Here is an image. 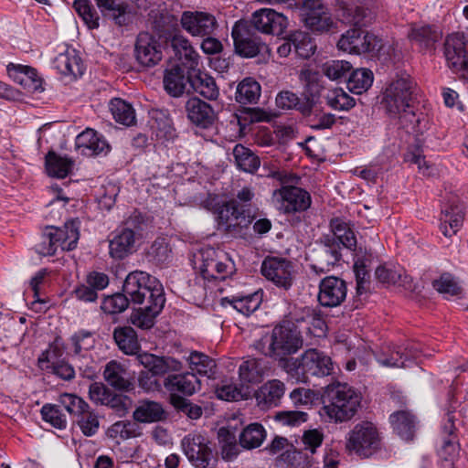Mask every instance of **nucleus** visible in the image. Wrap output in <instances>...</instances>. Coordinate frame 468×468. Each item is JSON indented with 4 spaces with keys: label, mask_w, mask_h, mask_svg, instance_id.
<instances>
[{
    "label": "nucleus",
    "mask_w": 468,
    "mask_h": 468,
    "mask_svg": "<svg viewBox=\"0 0 468 468\" xmlns=\"http://www.w3.org/2000/svg\"><path fill=\"white\" fill-rule=\"evenodd\" d=\"M328 106L335 111H348L355 106V100L343 89L335 88L328 90L325 96Z\"/></svg>",
    "instance_id": "nucleus-53"
},
{
    "label": "nucleus",
    "mask_w": 468,
    "mask_h": 468,
    "mask_svg": "<svg viewBox=\"0 0 468 468\" xmlns=\"http://www.w3.org/2000/svg\"><path fill=\"white\" fill-rule=\"evenodd\" d=\"M110 111L114 120L124 125L129 126L135 121V113L132 105L120 98H114L110 101Z\"/></svg>",
    "instance_id": "nucleus-50"
},
{
    "label": "nucleus",
    "mask_w": 468,
    "mask_h": 468,
    "mask_svg": "<svg viewBox=\"0 0 468 468\" xmlns=\"http://www.w3.org/2000/svg\"><path fill=\"white\" fill-rule=\"evenodd\" d=\"M218 436L220 443L221 457L228 462L233 461L240 452L235 435L228 429L220 428Z\"/></svg>",
    "instance_id": "nucleus-49"
},
{
    "label": "nucleus",
    "mask_w": 468,
    "mask_h": 468,
    "mask_svg": "<svg viewBox=\"0 0 468 468\" xmlns=\"http://www.w3.org/2000/svg\"><path fill=\"white\" fill-rule=\"evenodd\" d=\"M147 256L156 264L164 263L171 258V249L165 238L156 239L148 250Z\"/></svg>",
    "instance_id": "nucleus-60"
},
{
    "label": "nucleus",
    "mask_w": 468,
    "mask_h": 468,
    "mask_svg": "<svg viewBox=\"0 0 468 468\" xmlns=\"http://www.w3.org/2000/svg\"><path fill=\"white\" fill-rule=\"evenodd\" d=\"M341 247L334 237L324 236L314 254L311 268L316 273H324L335 266L341 260Z\"/></svg>",
    "instance_id": "nucleus-14"
},
{
    "label": "nucleus",
    "mask_w": 468,
    "mask_h": 468,
    "mask_svg": "<svg viewBox=\"0 0 468 468\" xmlns=\"http://www.w3.org/2000/svg\"><path fill=\"white\" fill-rule=\"evenodd\" d=\"M303 374L312 376L324 377L333 371L331 358L317 349H309L303 354Z\"/></svg>",
    "instance_id": "nucleus-25"
},
{
    "label": "nucleus",
    "mask_w": 468,
    "mask_h": 468,
    "mask_svg": "<svg viewBox=\"0 0 468 468\" xmlns=\"http://www.w3.org/2000/svg\"><path fill=\"white\" fill-rule=\"evenodd\" d=\"M104 406L111 408L120 417L125 416L133 407V399L129 396L112 390Z\"/></svg>",
    "instance_id": "nucleus-62"
},
{
    "label": "nucleus",
    "mask_w": 468,
    "mask_h": 468,
    "mask_svg": "<svg viewBox=\"0 0 468 468\" xmlns=\"http://www.w3.org/2000/svg\"><path fill=\"white\" fill-rule=\"evenodd\" d=\"M362 395L346 383L327 385L322 396L320 415L335 423L351 420L361 406Z\"/></svg>",
    "instance_id": "nucleus-2"
},
{
    "label": "nucleus",
    "mask_w": 468,
    "mask_h": 468,
    "mask_svg": "<svg viewBox=\"0 0 468 468\" xmlns=\"http://www.w3.org/2000/svg\"><path fill=\"white\" fill-rule=\"evenodd\" d=\"M352 66L346 60H331L325 62L323 67L324 74L332 80H338L350 71Z\"/></svg>",
    "instance_id": "nucleus-63"
},
{
    "label": "nucleus",
    "mask_w": 468,
    "mask_h": 468,
    "mask_svg": "<svg viewBox=\"0 0 468 468\" xmlns=\"http://www.w3.org/2000/svg\"><path fill=\"white\" fill-rule=\"evenodd\" d=\"M415 89L416 84L407 74L393 80L386 89L381 103L391 118L399 115L411 105Z\"/></svg>",
    "instance_id": "nucleus-6"
},
{
    "label": "nucleus",
    "mask_w": 468,
    "mask_h": 468,
    "mask_svg": "<svg viewBox=\"0 0 468 468\" xmlns=\"http://www.w3.org/2000/svg\"><path fill=\"white\" fill-rule=\"evenodd\" d=\"M264 374L261 360L250 358L243 361L239 367V376L242 383L260 382Z\"/></svg>",
    "instance_id": "nucleus-46"
},
{
    "label": "nucleus",
    "mask_w": 468,
    "mask_h": 468,
    "mask_svg": "<svg viewBox=\"0 0 468 468\" xmlns=\"http://www.w3.org/2000/svg\"><path fill=\"white\" fill-rule=\"evenodd\" d=\"M133 417L136 422L152 423L163 420L165 418V411L158 402L142 400L135 408Z\"/></svg>",
    "instance_id": "nucleus-33"
},
{
    "label": "nucleus",
    "mask_w": 468,
    "mask_h": 468,
    "mask_svg": "<svg viewBox=\"0 0 468 468\" xmlns=\"http://www.w3.org/2000/svg\"><path fill=\"white\" fill-rule=\"evenodd\" d=\"M113 338L119 348L126 355H134L140 349L137 334L131 326L115 328Z\"/></svg>",
    "instance_id": "nucleus-39"
},
{
    "label": "nucleus",
    "mask_w": 468,
    "mask_h": 468,
    "mask_svg": "<svg viewBox=\"0 0 468 468\" xmlns=\"http://www.w3.org/2000/svg\"><path fill=\"white\" fill-rule=\"evenodd\" d=\"M190 85L196 92L207 100H216L219 95L215 80L204 72H197L190 78Z\"/></svg>",
    "instance_id": "nucleus-40"
},
{
    "label": "nucleus",
    "mask_w": 468,
    "mask_h": 468,
    "mask_svg": "<svg viewBox=\"0 0 468 468\" xmlns=\"http://www.w3.org/2000/svg\"><path fill=\"white\" fill-rule=\"evenodd\" d=\"M303 340L297 326L290 322L277 324L254 343L260 353L272 359H283L297 353Z\"/></svg>",
    "instance_id": "nucleus-3"
},
{
    "label": "nucleus",
    "mask_w": 468,
    "mask_h": 468,
    "mask_svg": "<svg viewBox=\"0 0 468 468\" xmlns=\"http://www.w3.org/2000/svg\"><path fill=\"white\" fill-rule=\"evenodd\" d=\"M138 362L146 369L141 371L138 377L139 387L145 391H154L159 388L156 379L158 376L166 373L180 372L183 364L172 356H158L150 353H143L137 356Z\"/></svg>",
    "instance_id": "nucleus-4"
},
{
    "label": "nucleus",
    "mask_w": 468,
    "mask_h": 468,
    "mask_svg": "<svg viewBox=\"0 0 468 468\" xmlns=\"http://www.w3.org/2000/svg\"><path fill=\"white\" fill-rule=\"evenodd\" d=\"M347 293L346 283L335 276L324 278L319 284L318 301L324 307L339 306Z\"/></svg>",
    "instance_id": "nucleus-17"
},
{
    "label": "nucleus",
    "mask_w": 468,
    "mask_h": 468,
    "mask_svg": "<svg viewBox=\"0 0 468 468\" xmlns=\"http://www.w3.org/2000/svg\"><path fill=\"white\" fill-rule=\"evenodd\" d=\"M271 202L280 212L291 214L306 210L311 206V197L304 189L289 186L274 190Z\"/></svg>",
    "instance_id": "nucleus-10"
},
{
    "label": "nucleus",
    "mask_w": 468,
    "mask_h": 468,
    "mask_svg": "<svg viewBox=\"0 0 468 468\" xmlns=\"http://www.w3.org/2000/svg\"><path fill=\"white\" fill-rule=\"evenodd\" d=\"M130 301L135 304L145 302L165 301L164 288L161 282L154 276L142 271L130 272L122 286Z\"/></svg>",
    "instance_id": "nucleus-5"
},
{
    "label": "nucleus",
    "mask_w": 468,
    "mask_h": 468,
    "mask_svg": "<svg viewBox=\"0 0 468 468\" xmlns=\"http://www.w3.org/2000/svg\"><path fill=\"white\" fill-rule=\"evenodd\" d=\"M444 56L449 67L454 71L468 69V54L465 49L463 33H452L446 37Z\"/></svg>",
    "instance_id": "nucleus-18"
},
{
    "label": "nucleus",
    "mask_w": 468,
    "mask_h": 468,
    "mask_svg": "<svg viewBox=\"0 0 468 468\" xmlns=\"http://www.w3.org/2000/svg\"><path fill=\"white\" fill-rule=\"evenodd\" d=\"M182 28L194 37L211 36L218 27L216 16L205 11H184L181 15Z\"/></svg>",
    "instance_id": "nucleus-13"
},
{
    "label": "nucleus",
    "mask_w": 468,
    "mask_h": 468,
    "mask_svg": "<svg viewBox=\"0 0 468 468\" xmlns=\"http://www.w3.org/2000/svg\"><path fill=\"white\" fill-rule=\"evenodd\" d=\"M109 436L114 439L128 440L140 435V428L134 421L120 420L113 423L109 431Z\"/></svg>",
    "instance_id": "nucleus-55"
},
{
    "label": "nucleus",
    "mask_w": 468,
    "mask_h": 468,
    "mask_svg": "<svg viewBox=\"0 0 468 468\" xmlns=\"http://www.w3.org/2000/svg\"><path fill=\"white\" fill-rule=\"evenodd\" d=\"M73 162L66 156H60L55 153H48L46 157V168L48 174L54 177H66L72 167Z\"/></svg>",
    "instance_id": "nucleus-47"
},
{
    "label": "nucleus",
    "mask_w": 468,
    "mask_h": 468,
    "mask_svg": "<svg viewBox=\"0 0 468 468\" xmlns=\"http://www.w3.org/2000/svg\"><path fill=\"white\" fill-rule=\"evenodd\" d=\"M182 450L189 463L196 468H209L213 462V452L209 441L201 433L192 432L181 441Z\"/></svg>",
    "instance_id": "nucleus-11"
},
{
    "label": "nucleus",
    "mask_w": 468,
    "mask_h": 468,
    "mask_svg": "<svg viewBox=\"0 0 468 468\" xmlns=\"http://www.w3.org/2000/svg\"><path fill=\"white\" fill-rule=\"evenodd\" d=\"M41 415L46 422H48L57 429H65L67 426L66 416L59 410L58 406L48 404L43 406Z\"/></svg>",
    "instance_id": "nucleus-64"
},
{
    "label": "nucleus",
    "mask_w": 468,
    "mask_h": 468,
    "mask_svg": "<svg viewBox=\"0 0 468 468\" xmlns=\"http://www.w3.org/2000/svg\"><path fill=\"white\" fill-rule=\"evenodd\" d=\"M302 20L314 32H328L334 21L323 0H304L301 9Z\"/></svg>",
    "instance_id": "nucleus-12"
},
{
    "label": "nucleus",
    "mask_w": 468,
    "mask_h": 468,
    "mask_svg": "<svg viewBox=\"0 0 468 468\" xmlns=\"http://www.w3.org/2000/svg\"><path fill=\"white\" fill-rule=\"evenodd\" d=\"M226 301L239 313L249 316L260 307L261 295L259 292H255L241 297H234L230 300L226 298Z\"/></svg>",
    "instance_id": "nucleus-51"
},
{
    "label": "nucleus",
    "mask_w": 468,
    "mask_h": 468,
    "mask_svg": "<svg viewBox=\"0 0 468 468\" xmlns=\"http://www.w3.org/2000/svg\"><path fill=\"white\" fill-rule=\"evenodd\" d=\"M128 305V295L125 292H118L105 297L101 303V308L105 314H117L125 311Z\"/></svg>",
    "instance_id": "nucleus-59"
},
{
    "label": "nucleus",
    "mask_w": 468,
    "mask_h": 468,
    "mask_svg": "<svg viewBox=\"0 0 468 468\" xmlns=\"http://www.w3.org/2000/svg\"><path fill=\"white\" fill-rule=\"evenodd\" d=\"M464 211L458 197L449 198L441 208L440 229L445 237L456 234L463 225Z\"/></svg>",
    "instance_id": "nucleus-19"
},
{
    "label": "nucleus",
    "mask_w": 468,
    "mask_h": 468,
    "mask_svg": "<svg viewBox=\"0 0 468 468\" xmlns=\"http://www.w3.org/2000/svg\"><path fill=\"white\" fill-rule=\"evenodd\" d=\"M58 402L71 415L73 420L89 406L82 398L71 393L59 395Z\"/></svg>",
    "instance_id": "nucleus-57"
},
{
    "label": "nucleus",
    "mask_w": 468,
    "mask_h": 468,
    "mask_svg": "<svg viewBox=\"0 0 468 468\" xmlns=\"http://www.w3.org/2000/svg\"><path fill=\"white\" fill-rule=\"evenodd\" d=\"M7 73L15 82L29 92L44 90L42 79L37 75V69L30 66L10 63L7 65Z\"/></svg>",
    "instance_id": "nucleus-23"
},
{
    "label": "nucleus",
    "mask_w": 468,
    "mask_h": 468,
    "mask_svg": "<svg viewBox=\"0 0 468 468\" xmlns=\"http://www.w3.org/2000/svg\"><path fill=\"white\" fill-rule=\"evenodd\" d=\"M261 93L260 83L253 78L247 77L238 84L235 98L240 104L257 103Z\"/></svg>",
    "instance_id": "nucleus-38"
},
{
    "label": "nucleus",
    "mask_w": 468,
    "mask_h": 468,
    "mask_svg": "<svg viewBox=\"0 0 468 468\" xmlns=\"http://www.w3.org/2000/svg\"><path fill=\"white\" fill-rule=\"evenodd\" d=\"M166 373L167 377L164 379V387L172 396H178L176 393L185 396H191L200 389V380L193 372L181 374Z\"/></svg>",
    "instance_id": "nucleus-20"
},
{
    "label": "nucleus",
    "mask_w": 468,
    "mask_h": 468,
    "mask_svg": "<svg viewBox=\"0 0 468 468\" xmlns=\"http://www.w3.org/2000/svg\"><path fill=\"white\" fill-rule=\"evenodd\" d=\"M165 302L160 299L154 302H146L144 307L134 309L130 316L131 323L141 329L151 328L154 324L155 317L164 308Z\"/></svg>",
    "instance_id": "nucleus-31"
},
{
    "label": "nucleus",
    "mask_w": 468,
    "mask_h": 468,
    "mask_svg": "<svg viewBox=\"0 0 468 468\" xmlns=\"http://www.w3.org/2000/svg\"><path fill=\"white\" fill-rule=\"evenodd\" d=\"M291 41L293 44L295 53L303 58H310L315 51V45L306 33L294 32L291 35Z\"/></svg>",
    "instance_id": "nucleus-58"
},
{
    "label": "nucleus",
    "mask_w": 468,
    "mask_h": 468,
    "mask_svg": "<svg viewBox=\"0 0 468 468\" xmlns=\"http://www.w3.org/2000/svg\"><path fill=\"white\" fill-rule=\"evenodd\" d=\"M373 73L367 69H357L354 70L347 80L348 90L356 94H362L367 91L373 83Z\"/></svg>",
    "instance_id": "nucleus-48"
},
{
    "label": "nucleus",
    "mask_w": 468,
    "mask_h": 468,
    "mask_svg": "<svg viewBox=\"0 0 468 468\" xmlns=\"http://www.w3.org/2000/svg\"><path fill=\"white\" fill-rule=\"evenodd\" d=\"M73 7L90 29H95L99 27V15L89 0H75L73 3Z\"/></svg>",
    "instance_id": "nucleus-54"
},
{
    "label": "nucleus",
    "mask_w": 468,
    "mask_h": 468,
    "mask_svg": "<svg viewBox=\"0 0 468 468\" xmlns=\"http://www.w3.org/2000/svg\"><path fill=\"white\" fill-rule=\"evenodd\" d=\"M403 356L401 346H388L376 355V359L382 367H405L407 365Z\"/></svg>",
    "instance_id": "nucleus-52"
},
{
    "label": "nucleus",
    "mask_w": 468,
    "mask_h": 468,
    "mask_svg": "<svg viewBox=\"0 0 468 468\" xmlns=\"http://www.w3.org/2000/svg\"><path fill=\"white\" fill-rule=\"evenodd\" d=\"M380 439L376 427L371 422L356 424L349 432L346 450L359 456L369 457L377 452Z\"/></svg>",
    "instance_id": "nucleus-8"
},
{
    "label": "nucleus",
    "mask_w": 468,
    "mask_h": 468,
    "mask_svg": "<svg viewBox=\"0 0 468 468\" xmlns=\"http://www.w3.org/2000/svg\"><path fill=\"white\" fill-rule=\"evenodd\" d=\"M75 145L80 154L85 156L99 155L110 150L105 138L93 129H86L80 133L75 140Z\"/></svg>",
    "instance_id": "nucleus-22"
},
{
    "label": "nucleus",
    "mask_w": 468,
    "mask_h": 468,
    "mask_svg": "<svg viewBox=\"0 0 468 468\" xmlns=\"http://www.w3.org/2000/svg\"><path fill=\"white\" fill-rule=\"evenodd\" d=\"M134 244V231L131 229H123L110 240L109 253L113 259L122 260L133 253Z\"/></svg>",
    "instance_id": "nucleus-30"
},
{
    "label": "nucleus",
    "mask_w": 468,
    "mask_h": 468,
    "mask_svg": "<svg viewBox=\"0 0 468 468\" xmlns=\"http://www.w3.org/2000/svg\"><path fill=\"white\" fill-rule=\"evenodd\" d=\"M266 438V431L260 423H251L239 434V445L246 450L260 447Z\"/></svg>",
    "instance_id": "nucleus-41"
},
{
    "label": "nucleus",
    "mask_w": 468,
    "mask_h": 468,
    "mask_svg": "<svg viewBox=\"0 0 468 468\" xmlns=\"http://www.w3.org/2000/svg\"><path fill=\"white\" fill-rule=\"evenodd\" d=\"M284 392V384L278 379H272L263 384L256 392L255 397L258 405L263 410H268L280 403Z\"/></svg>",
    "instance_id": "nucleus-29"
},
{
    "label": "nucleus",
    "mask_w": 468,
    "mask_h": 468,
    "mask_svg": "<svg viewBox=\"0 0 468 468\" xmlns=\"http://www.w3.org/2000/svg\"><path fill=\"white\" fill-rule=\"evenodd\" d=\"M261 273L276 286L288 290L293 283L292 264L279 258H267L261 264Z\"/></svg>",
    "instance_id": "nucleus-15"
},
{
    "label": "nucleus",
    "mask_w": 468,
    "mask_h": 468,
    "mask_svg": "<svg viewBox=\"0 0 468 468\" xmlns=\"http://www.w3.org/2000/svg\"><path fill=\"white\" fill-rule=\"evenodd\" d=\"M186 112L188 120L192 123L202 128H207L210 126L216 118V114L212 107L197 97L190 98L186 101Z\"/></svg>",
    "instance_id": "nucleus-26"
},
{
    "label": "nucleus",
    "mask_w": 468,
    "mask_h": 468,
    "mask_svg": "<svg viewBox=\"0 0 468 468\" xmlns=\"http://www.w3.org/2000/svg\"><path fill=\"white\" fill-rule=\"evenodd\" d=\"M409 37L420 48H428L437 40L438 34L430 26H419L412 27Z\"/></svg>",
    "instance_id": "nucleus-56"
},
{
    "label": "nucleus",
    "mask_w": 468,
    "mask_h": 468,
    "mask_svg": "<svg viewBox=\"0 0 468 468\" xmlns=\"http://www.w3.org/2000/svg\"><path fill=\"white\" fill-rule=\"evenodd\" d=\"M233 156L239 169L246 173H254L261 165L260 158L249 148L242 144L235 145Z\"/></svg>",
    "instance_id": "nucleus-42"
},
{
    "label": "nucleus",
    "mask_w": 468,
    "mask_h": 468,
    "mask_svg": "<svg viewBox=\"0 0 468 468\" xmlns=\"http://www.w3.org/2000/svg\"><path fill=\"white\" fill-rule=\"evenodd\" d=\"M86 437L94 436L100 429V416L90 405L73 420Z\"/></svg>",
    "instance_id": "nucleus-43"
},
{
    "label": "nucleus",
    "mask_w": 468,
    "mask_h": 468,
    "mask_svg": "<svg viewBox=\"0 0 468 468\" xmlns=\"http://www.w3.org/2000/svg\"><path fill=\"white\" fill-rule=\"evenodd\" d=\"M242 212L235 200H230L221 206L218 209V224L226 230L235 229L240 225L239 218Z\"/></svg>",
    "instance_id": "nucleus-44"
},
{
    "label": "nucleus",
    "mask_w": 468,
    "mask_h": 468,
    "mask_svg": "<svg viewBox=\"0 0 468 468\" xmlns=\"http://www.w3.org/2000/svg\"><path fill=\"white\" fill-rule=\"evenodd\" d=\"M135 57L144 67H153L162 59V51L157 40L148 33H141L135 44Z\"/></svg>",
    "instance_id": "nucleus-21"
},
{
    "label": "nucleus",
    "mask_w": 468,
    "mask_h": 468,
    "mask_svg": "<svg viewBox=\"0 0 468 468\" xmlns=\"http://www.w3.org/2000/svg\"><path fill=\"white\" fill-rule=\"evenodd\" d=\"M432 284L436 291L447 296L459 295L462 292L459 282L449 273L442 274Z\"/></svg>",
    "instance_id": "nucleus-61"
},
{
    "label": "nucleus",
    "mask_w": 468,
    "mask_h": 468,
    "mask_svg": "<svg viewBox=\"0 0 468 468\" xmlns=\"http://www.w3.org/2000/svg\"><path fill=\"white\" fill-rule=\"evenodd\" d=\"M57 243L58 248L62 250H72L77 247L80 239V221L72 219L65 223L62 228L53 226L47 227Z\"/></svg>",
    "instance_id": "nucleus-27"
},
{
    "label": "nucleus",
    "mask_w": 468,
    "mask_h": 468,
    "mask_svg": "<svg viewBox=\"0 0 468 468\" xmlns=\"http://www.w3.org/2000/svg\"><path fill=\"white\" fill-rule=\"evenodd\" d=\"M330 229L338 244L349 250H355L356 246V238L349 223L342 218H335L330 221Z\"/></svg>",
    "instance_id": "nucleus-37"
},
{
    "label": "nucleus",
    "mask_w": 468,
    "mask_h": 468,
    "mask_svg": "<svg viewBox=\"0 0 468 468\" xmlns=\"http://www.w3.org/2000/svg\"><path fill=\"white\" fill-rule=\"evenodd\" d=\"M103 378L117 390L130 391L133 388V383L129 378L126 367L116 360H111L105 365Z\"/></svg>",
    "instance_id": "nucleus-28"
},
{
    "label": "nucleus",
    "mask_w": 468,
    "mask_h": 468,
    "mask_svg": "<svg viewBox=\"0 0 468 468\" xmlns=\"http://www.w3.org/2000/svg\"><path fill=\"white\" fill-rule=\"evenodd\" d=\"M101 15L118 26L127 23L129 5L124 0H95Z\"/></svg>",
    "instance_id": "nucleus-32"
},
{
    "label": "nucleus",
    "mask_w": 468,
    "mask_h": 468,
    "mask_svg": "<svg viewBox=\"0 0 468 468\" xmlns=\"http://www.w3.org/2000/svg\"><path fill=\"white\" fill-rule=\"evenodd\" d=\"M257 31L264 34L282 35L288 26L285 16L270 8L255 11L248 22Z\"/></svg>",
    "instance_id": "nucleus-16"
},
{
    "label": "nucleus",
    "mask_w": 468,
    "mask_h": 468,
    "mask_svg": "<svg viewBox=\"0 0 468 468\" xmlns=\"http://www.w3.org/2000/svg\"><path fill=\"white\" fill-rule=\"evenodd\" d=\"M196 259L201 275L207 280H225L235 271L234 262L224 252L210 247L201 249Z\"/></svg>",
    "instance_id": "nucleus-7"
},
{
    "label": "nucleus",
    "mask_w": 468,
    "mask_h": 468,
    "mask_svg": "<svg viewBox=\"0 0 468 468\" xmlns=\"http://www.w3.org/2000/svg\"><path fill=\"white\" fill-rule=\"evenodd\" d=\"M193 373L210 378L214 374L216 362L204 353L193 351L186 358Z\"/></svg>",
    "instance_id": "nucleus-45"
},
{
    "label": "nucleus",
    "mask_w": 468,
    "mask_h": 468,
    "mask_svg": "<svg viewBox=\"0 0 468 468\" xmlns=\"http://www.w3.org/2000/svg\"><path fill=\"white\" fill-rule=\"evenodd\" d=\"M231 36L235 51L241 57L254 58L259 54L269 53V47L261 37L251 34L247 21H237L232 27Z\"/></svg>",
    "instance_id": "nucleus-9"
},
{
    "label": "nucleus",
    "mask_w": 468,
    "mask_h": 468,
    "mask_svg": "<svg viewBox=\"0 0 468 468\" xmlns=\"http://www.w3.org/2000/svg\"><path fill=\"white\" fill-rule=\"evenodd\" d=\"M192 75L186 76L184 70L175 66L166 69L164 75V87L165 91L173 97L181 96L186 90L187 83H190Z\"/></svg>",
    "instance_id": "nucleus-34"
},
{
    "label": "nucleus",
    "mask_w": 468,
    "mask_h": 468,
    "mask_svg": "<svg viewBox=\"0 0 468 468\" xmlns=\"http://www.w3.org/2000/svg\"><path fill=\"white\" fill-rule=\"evenodd\" d=\"M394 431L405 441L413 439L416 431L415 417L407 410L397 411L389 417Z\"/></svg>",
    "instance_id": "nucleus-35"
},
{
    "label": "nucleus",
    "mask_w": 468,
    "mask_h": 468,
    "mask_svg": "<svg viewBox=\"0 0 468 468\" xmlns=\"http://www.w3.org/2000/svg\"><path fill=\"white\" fill-rule=\"evenodd\" d=\"M339 19L355 28L348 29L337 42L339 49L350 54H364L381 48V40L373 33L363 30L375 18L377 0H335Z\"/></svg>",
    "instance_id": "nucleus-1"
},
{
    "label": "nucleus",
    "mask_w": 468,
    "mask_h": 468,
    "mask_svg": "<svg viewBox=\"0 0 468 468\" xmlns=\"http://www.w3.org/2000/svg\"><path fill=\"white\" fill-rule=\"evenodd\" d=\"M56 69L65 76L79 77L84 72V67L80 58L76 54L75 50H68L60 53L55 58Z\"/></svg>",
    "instance_id": "nucleus-36"
},
{
    "label": "nucleus",
    "mask_w": 468,
    "mask_h": 468,
    "mask_svg": "<svg viewBox=\"0 0 468 468\" xmlns=\"http://www.w3.org/2000/svg\"><path fill=\"white\" fill-rule=\"evenodd\" d=\"M170 46L186 68L192 71L197 69L200 57L187 37L182 34H175L170 38Z\"/></svg>",
    "instance_id": "nucleus-24"
}]
</instances>
